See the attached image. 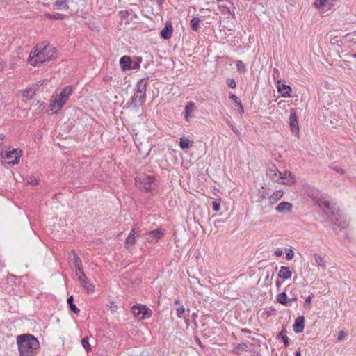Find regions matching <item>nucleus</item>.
<instances>
[{"label": "nucleus", "instance_id": "nucleus-22", "mask_svg": "<svg viewBox=\"0 0 356 356\" xmlns=\"http://www.w3.org/2000/svg\"><path fill=\"white\" fill-rule=\"evenodd\" d=\"M292 276V272L288 266H282L278 273V277L283 280H287Z\"/></svg>", "mask_w": 356, "mask_h": 356}, {"label": "nucleus", "instance_id": "nucleus-54", "mask_svg": "<svg viewBox=\"0 0 356 356\" xmlns=\"http://www.w3.org/2000/svg\"><path fill=\"white\" fill-rule=\"evenodd\" d=\"M355 57H356V54L354 55Z\"/></svg>", "mask_w": 356, "mask_h": 356}, {"label": "nucleus", "instance_id": "nucleus-20", "mask_svg": "<svg viewBox=\"0 0 356 356\" xmlns=\"http://www.w3.org/2000/svg\"><path fill=\"white\" fill-rule=\"evenodd\" d=\"M136 233L135 229L133 228L131 231L129 232L128 236L127 237L124 243V248L127 250H129L130 246H132L136 243Z\"/></svg>", "mask_w": 356, "mask_h": 356}, {"label": "nucleus", "instance_id": "nucleus-28", "mask_svg": "<svg viewBox=\"0 0 356 356\" xmlns=\"http://www.w3.org/2000/svg\"><path fill=\"white\" fill-rule=\"evenodd\" d=\"M314 257L318 266H321L323 268H326V262L323 257L318 254H315Z\"/></svg>", "mask_w": 356, "mask_h": 356}, {"label": "nucleus", "instance_id": "nucleus-10", "mask_svg": "<svg viewBox=\"0 0 356 356\" xmlns=\"http://www.w3.org/2000/svg\"><path fill=\"white\" fill-rule=\"evenodd\" d=\"M277 88L278 92L283 97H291L292 93V88L290 86L286 85L282 83L281 79H277Z\"/></svg>", "mask_w": 356, "mask_h": 356}, {"label": "nucleus", "instance_id": "nucleus-2", "mask_svg": "<svg viewBox=\"0 0 356 356\" xmlns=\"http://www.w3.org/2000/svg\"><path fill=\"white\" fill-rule=\"evenodd\" d=\"M17 344L20 356H35L40 348L39 341L31 334L19 335Z\"/></svg>", "mask_w": 356, "mask_h": 356}, {"label": "nucleus", "instance_id": "nucleus-44", "mask_svg": "<svg viewBox=\"0 0 356 356\" xmlns=\"http://www.w3.org/2000/svg\"><path fill=\"white\" fill-rule=\"evenodd\" d=\"M137 60H138V62H136V64L132 67L133 69H138L140 67V63L142 60V58L140 57H139L137 58Z\"/></svg>", "mask_w": 356, "mask_h": 356}, {"label": "nucleus", "instance_id": "nucleus-48", "mask_svg": "<svg viewBox=\"0 0 356 356\" xmlns=\"http://www.w3.org/2000/svg\"><path fill=\"white\" fill-rule=\"evenodd\" d=\"M323 206L325 207L327 209H330V203L327 201L323 202Z\"/></svg>", "mask_w": 356, "mask_h": 356}, {"label": "nucleus", "instance_id": "nucleus-36", "mask_svg": "<svg viewBox=\"0 0 356 356\" xmlns=\"http://www.w3.org/2000/svg\"><path fill=\"white\" fill-rule=\"evenodd\" d=\"M67 0H57L56 2L54 4V7L56 9L61 8L63 6L65 5Z\"/></svg>", "mask_w": 356, "mask_h": 356}, {"label": "nucleus", "instance_id": "nucleus-50", "mask_svg": "<svg viewBox=\"0 0 356 356\" xmlns=\"http://www.w3.org/2000/svg\"><path fill=\"white\" fill-rule=\"evenodd\" d=\"M296 356H301L300 351L298 350L296 353Z\"/></svg>", "mask_w": 356, "mask_h": 356}, {"label": "nucleus", "instance_id": "nucleus-9", "mask_svg": "<svg viewBox=\"0 0 356 356\" xmlns=\"http://www.w3.org/2000/svg\"><path fill=\"white\" fill-rule=\"evenodd\" d=\"M135 180L140 185V188L146 192L151 191L155 185L154 179L151 176L146 177H137Z\"/></svg>", "mask_w": 356, "mask_h": 356}, {"label": "nucleus", "instance_id": "nucleus-33", "mask_svg": "<svg viewBox=\"0 0 356 356\" xmlns=\"http://www.w3.org/2000/svg\"><path fill=\"white\" fill-rule=\"evenodd\" d=\"M279 336L282 338V341H283V342L284 343V346L286 347H287L289 346V337L286 335V330H282L280 332Z\"/></svg>", "mask_w": 356, "mask_h": 356}, {"label": "nucleus", "instance_id": "nucleus-13", "mask_svg": "<svg viewBox=\"0 0 356 356\" xmlns=\"http://www.w3.org/2000/svg\"><path fill=\"white\" fill-rule=\"evenodd\" d=\"M290 127L291 129L293 132L298 134L299 133V125L297 120L296 113L294 109H291L290 111Z\"/></svg>", "mask_w": 356, "mask_h": 356}, {"label": "nucleus", "instance_id": "nucleus-23", "mask_svg": "<svg viewBox=\"0 0 356 356\" xmlns=\"http://www.w3.org/2000/svg\"><path fill=\"white\" fill-rule=\"evenodd\" d=\"M195 104L191 101L188 102L186 105V107H185V115H184L185 120L186 121H189L190 118H191V114L195 111Z\"/></svg>", "mask_w": 356, "mask_h": 356}, {"label": "nucleus", "instance_id": "nucleus-41", "mask_svg": "<svg viewBox=\"0 0 356 356\" xmlns=\"http://www.w3.org/2000/svg\"><path fill=\"white\" fill-rule=\"evenodd\" d=\"M108 307H109V309L112 312H115L117 310V306L114 304L113 302H110V305H108Z\"/></svg>", "mask_w": 356, "mask_h": 356}, {"label": "nucleus", "instance_id": "nucleus-40", "mask_svg": "<svg viewBox=\"0 0 356 356\" xmlns=\"http://www.w3.org/2000/svg\"><path fill=\"white\" fill-rule=\"evenodd\" d=\"M219 10L222 13L226 14L229 13V9L227 6H220Z\"/></svg>", "mask_w": 356, "mask_h": 356}, {"label": "nucleus", "instance_id": "nucleus-34", "mask_svg": "<svg viewBox=\"0 0 356 356\" xmlns=\"http://www.w3.org/2000/svg\"><path fill=\"white\" fill-rule=\"evenodd\" d=\"M220 204H221V199L220 198H217V199H215L213 202H212V205H213V211H219L220 209Z\"/></svg>", "mask_w": 356, "mask_h": 356}, {"label": "nucleus", "instance_id": "nucleus-31", "mask_svg": "<svg viewBox=\"0 0 356 356\" xmlns=\"http://www.w3.org/2000/svg\"><path fill=\"white\" fill-rule=\"evenodd\" d=\"M45 17L49 19H63L65 15L60 13H56L55 15L47 13L45 14Z\"/></svg>", "mask_w": 356, "mask_h": 356}, {"label": "nucleus", "instance_id": "nucleus-51", "mask_svg": "<svg viewBox=\"0 0 356 356\" xmlns=\"http://www.w3.org/2000/svg\"><path fill=\"white\" fill-rule=\"evenodd\" d=\"M297 300V298H293L292 299H289V300Z\"/></svg>", "mask_w": 356, "mask_h": 356}, {"label": "nucleus", "instance_id": "nucleus-7", "mask_svg": "<svg viewBox=\"0 0 356 356\" xmlns=\"http://www.w3.org/2000/svg\"><path fill=\"white\" fill-rule=\"evenodd\" d=\"M136 91L134 94L133 100L142 104L145 102L146 95V82L141 79L137 83Z\"/></svg>", "mask_w": 356, "mask_h": 356}, {"label": "nucleus", "instance_id": "nucleus-35", "mask_svg": "<svg viewBox=\"0 0 356 356\" xmlns=\"http://www.w3.org/2000/svg\"><path fill=\"white\" fill-rule=\"evenodd\" d=\"M236 67H237V70L240 72H246L245 65L242 60H238L236 62Z\"/></svg>", "mask_w": 356, "mask_h": 356}, {"label": "nucleus", "instance_id": "nucleus-11", "mask_svg": "<svg viewBox=\"0 0 356 356\" xmlns=\"http://www.w3.org/2000/svg\"><path fill=\"white\" fill-rule=\"evenodd\" d=\"M336 0H316L314 6L321 11L330 10L334 4Z\"/></svg>", "mask_w": 356, "mask_h": 356}, {"label": "nucleus", "instance_id": "nucleus-32", "mask_svg": "<svg viewBox=\"0 0 356 356\" xmlns=\"http://www.w3.org/2000/svg\"><path fill=\"white\" fill-rule=\"evenodd\" d=\"M81 344H82L83 347L85 348L86 352L88 353V352L91 351V346L89 343L88 337H85L82 338Z\"/></svg>", "mask_w": 356, "mask_h": 356}, {"label": "nucleus", "instance_id": "nucleus-25", "mask_svg": "<svg viewBox=\"0 0 356 356\" xmlns=\"http://www.w3.org/2000/svg\"><path fill=\"white\" fill-rule=\"evenodd\" d=\"M193 141L182 137L180 138L179 146L182 149H188L193 146Z\"/></svg>", "mask_w": 356, "mask_h": 356}, {"label": "nucleus", "instance_id": "nucleus-12", "mask_svg": "<svg viewBox=\"0 0 356 356\" xmlns=\"http://www.w3.org/2000/svg\"><path fill=\"white\" fill-rule=\"evenodd\" d=\"M173 27L170 21H167L165 27L160 32V35L165 40H168L172 37Z\"/></svg>", "mask_w": 356, "mask_h": 356}, {"label": "nucleus", "instance_id": "nucleus-29", "mask_svg": "<svg viewBox=\"0 0 356 356\" xmlns=\"http://www.w3.org/2000/svg\"><path fill=\"white\" fill-rule=\"evenodd\" d=\"M200 19L199 17H194L191 20V26L193 31H197L200 28Z\"/></svg>", "mask_w": 356, "mask_h": 356}, {"label": "nucleus", "instance_id": "nucleus-53", "mask_svg": "<svg viewBox=\"0 0 356 356\" xmlns=\"http://www.w3.org/2000/svg\"><path fill=\"white\" fill-rule=\"evenodd\" d=\"M218 1H222V0H217Z\"/></svg>", "mask_w": 356, "mask_h": 356}, {"label": "nucleus", "instance_id": "nucleus-8", "mask_svg": "<svg viewBox=\"0 0 356 356\" xmlns=\"http://www.w3.org/2000/svg\"><path fill=\"white\" fill-rule=\"evenodd\" d=\"M280 184L286 186H293L296 182V176L289 170H284L278 173Z\"/></svg>", "mask_w": 356, "mask_h": 356}, {"label": "nucleus", "instance_id": "nucleus-3", "mask_svg": "<svg viewBox=\"0 0 356 356\" xmlns=\"http://www.w3.org/2000/svg\"><path fill=\"white\" fill-rule=\"evenodd\" d=\"M73 91L74 88L72 86H67L65 87L60 93L56 95L54 99L51 102L47 113L49 115L58 113L72 95Z\"/></svg>", "mask_w": 356, "mask_h": 356}, {"label": "nucleus", "instance_id": "nucleus-43", "mask_svg": "<svg viewBox=\"0 0 356 356\" xmlns=\"http://www.w3.org/2000/svg\"><path fill=\"white\" fill-rule=\"evenodd\" d=\"M345 336H346V332L344 331H341L338 335V340L339 341L343 340L344 339Z\"/></svg>", "mask_w": 356, "mask_h": 356}, {"label": "nucleus", "instance_id": "nucleus-21", "mask_svg": "<svg viewBox=\"0 0 356 356\" xmlns=\"http://www.w3.org/2000/svg\"><path fill=\"white\" fill-rule=\"evenodd\" d=\"M131 60L129 56H123L120 59V65L123 71L130 70L131 68Z\"/></svg>", "mask_w": 356, "mask_h": 356}, {"label": "nucleus", "instance_id": "nucleus-52", "mask_svg": "<svg viewBox=\"0 0 356 356\" xmlns=\"http://www.w3.org/2000/svg\"><path fill=\"white\" fill-rule=\"evenodd\" d=\"M161 3L163 1V0H159Z\"/></svg>", "mask_w": 356, "mask_h": 356}, {"label": "nucleus", "instance_id": "nucleus-27", "mask_svg": "<svg viewBox=\"0 0 356 356\" xmlns=\"http://www.w3.org/2000/svg\"><path fill=\"white\" fill-rule=\"evenodd\" d=\"M69 306H70V308L71 309V311H72L74 314H78L79 313V309H78V307L74 304L73 302V296H70L68 298H67V300Z\"/></svg>", "mask_w": 356, "mask_h": 356}, {"label": "nucleus", "instance_id": "nucleus-38", "mask_svg": "<svg viewBox=\"0 0 356 356\" xmlns=\"http://www.w3.org/2000/svg\"><path fill=\"white\" fill-rule=\"evenodd\" d=\"M227 83L232 88H235L236 87V82L233 79H228Z\"/></svg>", "mask_w": 356, "mask_h": 356}, {"label": "nucleus", "instance_id": "nucleus-45", "mask_svg": "<svg viewBox=\"0 0 356 356\" xmlns=\"http://www.w3.org/2000/svg\"><path fill=\"white\" fill-rule=\"evenodd\" d=\"M312 302V297L309 296L305 301V307L309 306Z\"/></svg>", "mask_w": 356, "mask_h": 356}, {"label": "nucleus", "instance_id": "nucleus-5", "mask_svg": "<svg viewBox=\"0 0 356 356\" xmlns=\"http://www.w3.org/2000/svg\"><path fill=\"white\" fill-rule=\"evenodd\" d=\"M22 154V152L19 148L12 149H9V150L6 152L5 156H3L2 152H0V156L4 159L3 162L11 165L18 164Z\"/></svg>", "mask_w": 356, "mask_h": 356}, {"label": "nucleus", "instance_id": "nucleus-4", "mask_svg": "<svg viewBox=\"0 0 356 356\" xmlns=\"http://www.w3.org/2000/svg\"><path fill=\"white\" fill-rule=\"evenodd\" d=\"M44 81H40L30 87H27L20 91L22 101L28 102L31 100L38 92H40V88L44 84Z\"/></svg>", "mask_w": 356, "mask_h": 356}, {"label": "nucleus", "instance_id": "nucleus-14", "mask_svg": "<svg viewBox=\"0 0 356 356\" xmlns=\"http://www.w3.org/2000/svg\"><path fill=\"white\" fill-rule=\"evenodd\" d=\"M277 167L275 165H269L266 169V175L272 181L279 182L278 173Z\"/></svg>", "mask_w": 356, "mask_h": 356}, {"label": "nucleus", "instance_id": "nucleus-49", "mask_svg": "<svg viewBox=\"0 0 356 356\" xmlns=\"http://www.w3.org/2000/svg\"><path fill=\"white\" fill-rule=\"evenodd\" d=\"M4 140V136L0 135V147L3 145Z\"/></svg>", "mask_w": 356, "mask_h": 356}, {"label": "nucleus", "instance_id": "nucleus-47", "mask_svg": "<svg viewBox=\"0 0 356 356\" xmlns=\"http://www.w3.org/2000/svg\"><path fill=\"white\" fill-rule=\"evenodd\" d=\"M278 76H279V71H278V70H277V69L275 68V69L273 70V77L274 79H275L276 77L277 78V77H278Z\"/></svg>", "mask_w": 356, "mask_h": 356}, {"label": "nucleus", "instance_id": "nucleus-17", "mask_svg": "<svg viewBox=\"0 0 356 356\" xmlns=\"http://www.w3.org/2000/svg\"><path fill=\"white\" fill-rule=\"evenodd\" d=\"M284 191L282 189L276 190L268 197V202L271 204H274L280 201L284 196Z\"/></svg>", "mask_w": 356, "mask_h": 356}, {"label": "nucleus", "instance_id": "nucleus-6", "mask_svg": "<svg viewBox=\"0 0 356 356\" xmlns=\"http://www.w3.org/2000/svg\"><path fill=\"white\" fill-rule=\"evenodd\" d=\"M132 312L138 320H145L151 317L152 311L145 305H135L132 307Z\"/></svg>", "mask_w": 356, "mask_h": 356}, {"label": "nucleus", "instance_id": "nucleus-18", "mask_svg": "<svg viewBox=\"0 0 356 356\" xmlns=\"http://www.w3.org/2000/svg\"><path fill=\"white\" fill-rule=\"evenodd\" d=\"M293 204L289 202H282L275 208L277 213L291 212L293 209Z\"/></svg>", "mask_w": 356, "mask_h": 356}, {"label": "nucleus", "instance_id": "nucleus-15", "mask_svg": "<svg viewBox=\"0 0 356 356\" xmlns=\"http://www.w3.org/2000/svg\"><path fill=\"white\" fill-rule=\"evenodd\" d=\"M81 286L89 293H92L95 291V285L90 282L86 275H83L79 279Z\"/></svg>", "mask_w": 356, "mask_h": 356}, {"label": "nucleus", "instance_id": "nucleus-26", "mask_svg": "<svg viewBox=\"0 0 356 356\" xmlns=\"http://www.w3.org/2000/svg\"><path fill=\"white\" fill-rule=\"evenodd\" d=\"M276 299L279 303L284 305H287V303L289 302L287 296H286V293H284V292L279 293L277 296Z\"/></svg>", "mask_w": 356, "mask_h": 356}, {"label": "nucleus", "instance_id": "nucleus-37", "mask_svg": "<svg viewBox=\"0 0 356 356\" xmlns=\"http://www.w3.org/2000/svg\"><path fill=\"white\" fill-rule=\"evenodd\" d=\"M286 259L290 260L292 259L294 257V253L292 249H288L286 251Z\"/></svg>", "mask_w": 356, "mask_h": 356}, {"label": "nucleus", "instance_id": "nucleus-24", "mask_svg": "<svg viewBox=\"0 0 356 356\" xmlns=\"http://www.w3.org/2000/svg\"><path fill=\"white\" fill-rule=\"evenodd\" d=\"M229 97L232 99L236 106L238 107V111L241 115L244 113V108L243 106L241 101L234 94H229Z\"/></svg>", "mask_w": 356, "mask_h": 356}, {"label": "nucleus", "instance_id": "nucleus-30", "mask_svg": "<svg viewBox=\"0 0 356 356\" xmlns=\"http://www.w3.org/2000/svg\"><path fill=\"white\" fill-rule=\"evenodd\" d=\"M175 304L179 305V307L176 309V314L178 318H181L185 312V308L182 305H179V300H175Z\"/></svg>", "mask_w": 356, "mask_h": 356}, {"label": "nucleus", "instance_id": "nucleus-39", "mask_svg": "<svg viewBox=\"0 0 356 356\" xmlns=\"http://www.w3.org/2000/svg\"><path fill=\"white\" fill-rule=\"evenodd\" d=\"M76 275L79 277H81V276L83 275H85L84 273H83V268H81L79 265L78 266V267L76 268Z\"/></svg>", "mask_w": 356, "mask_h": 356}, {"label": "nucleus", "instance_id": "nucleus-19", "mask_svg": "<svg viewBox=\"0 0 356 356\" xmlns=\"http://www.w3.org/2000/svg\"><path fill=\"white\" fill-rule=\"evenodd\" d=\"M305 318L303 316H298L293 324V331L296 333L302 332L304 330Z\"/></svg>", "mask_w": 356, "mask_h": 356}, {"label": "nucleus", "instance_id": "nucleus-42", "mask_svg": "<svg viewBox=\"0 0 356 356\" xmlns=\"http://www.w3.org/2000/svg\"><path fill=\"white\" fill-rule=\"evenodd\" d=\"M332 168H333V170H334L335 171H337V172H339L341 175H343L345 173V170L342 168L334 166Z\"/></svg>", "mask_w": 356, "mask_h": 356}, {"label": "nucleus", "instance_id": "nucleus-1", "mask_svg": "<svg viewBox=\"0 0 356 356\" xmlns=\"http://www.w3.org/2000/svg\"><path fill=\"white\" fill-rule=\"evenodd\" d=\"M57 55V49L52 45L38 44L31 49L28 58V63L33 67H39L56 59Z\"/></svg>", "mask_w": 356, "mask_h": 356}, {"label": "nucleus", "instance_id": "nucleus-16", "mask_svg": "<svg viewBox=\"0 0 356 356\" xmlns=\"http://www.w3.org/2000/svg\"><path fill=\"white\" fill-rule=\"evenodd\" d=\"M147 234L150 236V238L147 239L149 242H157L163 236V232L161 229H156L148 232Z\"/></svg>", "mask_w": 356, "mask_h": 356}, {"label": "nucleus", "instance_id": "nucleus-46", "mask_svg": "<svg viewBox=\"0 0 356 356\" xmlns=\"http://www.w3.org/2000/svg\"><path fill=\"white\" fill-rule=\"evenodd\" d=\"M275 254L277 257H281L283 254V251L280 248H277V250H275Z\"/></svg>", "mask_w": 356, "mask_h": 356}]
</instances>
